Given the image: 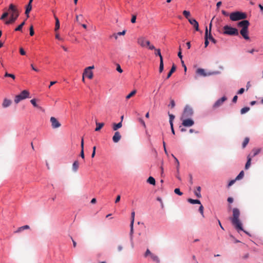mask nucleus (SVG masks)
<instances>
[{
	"label": "nucleus",
	"instance_id": "f257e3e1",
	"mask_svg": "<svg viewBox=\"0 0 263 263\" xmlns=\"http://www.w3.org/2000/svg\"><path fill=\"white\" fill-rule=\"evenodd\" d=\"M8 11L10 14V17L9 20L5 21V24L6 25H9L14 23L20 14L19 11L17 9L16 7L12 4H11L9 5Z\"/></svg>",
	"mask_w": 263,
	"mask_h": 263
},
{
	"label": "nucleus",
	"instance_id": "f03ea898",
	"mask_svg": "<svg viewBox=\"0 0 263 263\" xmlns=\"http://www.w3.org/2000/svg\"><path fill=\"white\" fill-rule=\"evenodd\" d=\"M240 214L239 209L234 208L233 209V217L231 218V222L236 229L245 232L243 229L242 223L239 218Z\"/></svg>",
	"mask_w": 263,
	"mask_h": 263
},
{
	"label": "nucleus",
	"instance_id": "7ed1b4c3",
	"mask_svg": "<svg viewBox=\"0 0 263 263\" xmlns=\"http://www.w3.org/2000/svg\"><path fill=\"white\" fill-rule=\"evenodd\" d=\"M230 18L232 21H237L241 20L246 19L247 15L246 13L236 11L230 13Z\"/></svg>",
	"mask_w": 263,
	"mask_h": 263
},
{
	"label": "nucleus",
	"instance_id": "20e7f679",
	"mask_svg": "<svg viewBox=\"0 0 263 263\" xmlns=\"http://www.w3.org/2000/svg\"><path fill=\"white\" fill-rule=\"evenodd\" d=\"M223 34L230 35H238L239 34L238 31L235 28L231 27L228 25L223 27Z\"/></svg>",
	"mask_w": 263,
	"mask_h": 263
},
{
	"label": "nucleus",
	"instance_id": "39448f33",
	"mask_svg": "<svg viewBox=\"0 0 263 263\" xmlns=\"http://www.w3.org/2000/svg\"><path fill=\"white\" fill-rule=\"evenodd\" d=\"M29 94L30 93L28 90H24L20 94L16 96L14 99L15 103L17 104L21 100L29 98Z\"/></svg>",
	"mask_w": 263,
	"mask_h": 263
},
{
	"label": "nucleus",
	"instance_id": "423d86ee",
	"mask_svg": "<svg viewBox=\"0 0 263 263\" xmlns=\"http://www.w3.org/2000/svg\"><path fill=\"white\" fill-rule=\"evenodd\" d=\"M193 115V109L188 105H186L184 109L183 112L181 117V119L190 118Z\"/></svg>",
	"mask_w": 263,
	"mask_h": 263
},
{
	"label": "nucleus",
	"instance_id": "0eeeda50",
	"mask_svg": "<svg viewBox=\"0 0 263 263\" xmlns=\"http://www.w3.org/2000/svg\"><path fill=\"white\" fill-rule=\"evenodd\" d=\"M182 121V124L185 127H191L194 125V121L190 118L181 119Z\"/></svg>",
	"mask_w": 263,
	"mask_h": 263
},
{
	"label": "nucleus",
	"instance_id": "6e6552de",
	"mask_svg": "<svg viewBox=\"0 0 263 263\" xmlns=\"http://www.w3.org/2000/svg\"><path fill=\"white\" fill-rule=\"evenodd\" d=\"M137 42L138 44L142 47H145L147 46V45H149V41L146 40L143 37L138 38Z\"/></svg>",
	"mask_w": 263,
	"mask_h": 263
},
{
	"label": "nucleus",
	"instance_id": "1a4fd4ad",
	"mask_svg": "<svg viewBox=\"0 0 263 263\" xmlns=\"http://www.w3.org/2000/svg\"><path fill=\"white\" fill-rule=\"evenodd\" d=\"M50 122L51 123V126L53 128H57L61 126L60 123L58 121V120L53 117H52L50 118Z\"/></svg>",
	"mask_w": 263,
	"mask_h": 263
},
{
	"label": "nucleus",
	"instance_id": "9d476101",
	"mask_svg": "<svg viewBox=\"0 0 263 263\" xmlns=\"http://www.w3.org/2000/svg\"><path fill=\"white\" fill-rule=\"evenodd\" d=\"M250 25V23L248 20H243L241 22H239L237 26L238 27H241V29H248V27Z\"/></svg>",
	"mask_w": 263,
	"mask_h": 263
},
{
	"label": "nucleus",
	"instance_id": "9b49d317",
	"mask_svg": "<svg viewBox=\"0 0 263 263\" xmlns=\"http://www.w3.org/2000/svg\"><path fill=\"white\" fill-rule=\"evenodd\" d=\"M227 100V98L226 97H223L221 99H218L213 105V108L216 109L219 106H220L223 103Z\"/></svg>",
	"mask_w": 263,
	"mask_h": 263
},
{
	"label": "nucleus",
	"instance_id": "f8f14e48",
	"mask_svg": "<svg viewBox=\"0 0 263 263\" xmlns=\"http://www.w3.org/2000/svg\"><path fill=\"white\" fill-rule=\"evenodd\" d=\"M135 213L134 211L132 212L131 213V222H130V235L131 239H132L133 234L134 233V229H133V226L134 223V219H135Z\"/></svg>",
	"mask_w": 263,
	"mask_h": 263
},
{
	"label": "nucleus",
	"instance_id": "ddd939ff",
	"mask_svg": "<svg viewBox=\"0 0 263 263\" xmlns=\"http://www.w3.org/2000/svg\"><path fill=\"white\" fill-rule=\"evenodd\" d=\"M189 22L193 26L196 31H199V24L196 20L194 18H189Z\"/></svg>",
	"mask_w": 263,
	"mask_h": 263
},
{
	"label": "nucleus",
	"instance_id": "4468645a",
	"mask_svg": "<svg viewBox=\"0 0 263 263\" xmlns=\"http://www.w3.org/2000/svg\"><path fill=\"white\" fill-rule=\"evenodd\" d=\"M121 138V135L119 132H116L112 137V140L115 143L118 142Z\"/></svg>",
	"mask_w": 263,
	"mask_h": 263
},
{
	"label": "nucleus",
	"instance_id": "2eb2a0df",
	"mask_svg": "<svg viewBox=\"0 0 263 263\" xmlns=\"http://www.w3.org/2000/svg\"><path fill=\"white\" fill-rule=\"evenodd\" d=\"M240 34L246 40H249V36L248 35V29H241L240 31Z\"/></svg>",
	"mask_w": 263,
	"mask_h": 263
},
{
	"label": "nucleus",
	"instance_id": "dca6fc26",
	"mask_svg": "<svg viewBox=\"0 0 263 263\" xmlns=\"http://www.w3.org/2000/svg\"><path fill=\"white\" fill-rule=\"evenodd\" d=\"M32 2H29L26 7L25 14L26 15L27 18H28L29 17V13L32 9Z\"/></svg>",
	"mask_w": 263,
	"mask_h": 263
},
{
	"label": "nucleus",
	"instance_id": "f3484780",
	"mask_svg": "<svg viewBox=\"0 0 263 263\" xmlns=\"http://www.w3.org/2000/svg\"><path fill=\"white\" fill-rule=\"evenodd\" d=\"M83 75H85L88 79H91L93 78V72L91 70L85 69Z\"/></svg>",
	"mask_w": 263,
	"mask_h": 263
},
{
	"label": "nucleus",
	"instance_id": "a211bd4d",
	"mask_svg": "<svg viewBox=\"0 0 263 263\" xmlns=\"http://www.w3.org/2000/svg\"><path fill=\"white\" fill-rule=\"evenodd\" d=\"M251 160H252L251 156V155L250 154L247 156V161L245 165V169L246 170H248L250 167V166L251 165Z\"/></svg>",
	"mask_w": 263,
	"mask_h": 263
},
{
	"label": "nucleus",
	"instance_id": "6ab92c4d",
	"mask_svg": "<svg viewBox=\"0 0 263 263\" xmlns=\"http://www.w3.org/2000/svg\"><path fill=\"white\" fill-rule=\"evenodd\" d=\"M196 72L197 74H198L200 76L205 77L208 74L205 73V71L204 69L202 68H198L196 70Z\"/></svg>",
	"mask_w": 263,
	"mask_h": 263
},
{
	"label": "nucleus",
	"instance_id": "aec40b11",
	"mask_svg": "<svg viewBox=\"0 0 263 263\" xmlns=\"http://www.w3.org/2000/svg\"><path fill=\"white\" fill-rule=\"evenodd\" d=\"M204 38H205V42H204L205 47H206L209 43V42L208 41V39H208V30L207 27H206V28H205Z\"/></svg>",
	"mask_w": 263,
	"mask_h": 263
},
{
	"label": "nucleus",
	"instance_id": "412c9836",
	"mask_svg": "<svg viewBox=\"0 0 263 263\" xmlns=\"http://www.w3.org/2000/svg\"><path fill=\"white\" fill-rule=\"evenodd\" d=\"M11 104V101L10 100H8L7 99H5L4 100L3 103V107L4 108L7 107L9 106Z\"/></svg>",
	"mask_w": 263,
	"mask_h": 263
},
{
	"label": "nucleus",
	"instance_id": "4be33fe9",
	"mask_svg": "<svg viewBox=\"0 0 263 263\" xmlns=\"http://www.w3.org/2000/svg\"><path fill=\"white\" fill-rule=\"evenodd\" d=\"M79 166V163L78 161L76 160L72 164V168L73 171L74 172H76L78 170Z\"/></svg>",
	"mask_w": 263,
	"mask_h": 263
},
{
	"label": "nucleus",
	"instance_id": "5701e85b",
	"mask_svg": "<svg viewBox=\"0 0 263 263\" xmlns=\"http://www.w3.org/2000/svg\"><path fill=\"white\" fill-rule=\"evenodd\" d=\"M176 69V67L174 64H173L170 71H169V72L167 74L166 79L170 78L171 77V76H172V74H173V73H174Z\"/></svg>",
	"mask_w": 263,
	"mask_h": 263
},
{
	"label": "nucleus",
	"instance_id": "b1692460",
	"mask_svg": "<svg viewBox=\"0 0 263 263\" xmlns=\"http://www.w3.org/2000/svg\"><path fill=\"white\" fill-rule=\"evenodd\" d=\"M54 17L55 20L54 31H57L60 28V21H59V20L58 19V18L55 15H54Z\"/></svg>",
	"mask_w": 263,
	"mask_h": 263
},
{
	"label": "nucleus",
	"instance_id": "393cba45",
	"mask_svg": "<svg viewBox=\"0 0 263 263\" xmlns=\"http://www.w3.org/2000/svg\"><path fill=\"white\" fill-rule=\"evenodd\" d=\"M261 152V148H253L252 151V155L251 158L257 155Z\"/></svg>",
	"mask_w": 263,
	"mask_h": 263
},
{
	"label": "nucleus",
	"instance_id": "a878e982",
	"mask_svg": "<svg viewBox=\"0 0 263 263\" xmlns=\"http://www.w3.org/2000/svg\"><path fill=\"white\" fill-rule=\"evenodd\" d=\"M4 10H5V12L2 14L1 16L0 20H5V19L8 16L9 14V12L8 11V9H7L6 8L4 9Z\"/></svg>",
	"mask_w": 263,
	"mask_h": 263
},
{
	"label": "nucleus",
	"instance_id": "bb28decb",
	"mask_svg": "<svg viewBox=\"0 0 263 263\" xmlns=\"http://www.w3.org/2000/svg\"><path fill=\"white\" fill-rule=\"evenodd\" d=\"M122 121H121L120 122H119L117 124L114 123L113 127H112L113 130L116 131L118 129L121 128L122 127Z\"/></svg>",
	"mask_w": 263,
	"mask_h": 263
},
{
	"label": "nucleus",
	"instance_id": "cd10ccee",
	"mask_svg": "<svg viewBox=\"0 0 263 263\" xmlns=\"http://www.w3.org/2000/svg\"><path fill=\"white\" fill-rule=\"evenodd\" d=\"M200 192H201L200 186L197 187L196 190L195 191V192H194V194L198 198L201 197V195L200 194Z\"/></svg>",
	"mask_w": 263,
	"mask_h": 263
},
{
	"label": "nucleus",
	"instance_id": "c85d7f7f",
	"mask_svg": "<svg viewBox=\"0 0 263 263\" xmlns=\"http://www.w3.org/2000/svg\"><path fill=\"white\" fill-rule=\"evenodd\" d=\"M187 201L189 202H190V203H192V204H201V202H200V200H197V199H191V198H189L187 199Z\"/></svg>",
	"mask_w": 263,
	"mask_h": 263
},
{
	"label": "nucleus",
	"instance_id": "c756f323",
	"mask_svg": "<svg viewBox=\"0 0 263 263\" xmlns=\"http://www.w3.org/2000/svg\"><path fill=\"white\" fill-rule=\"evenodd\" d=\"M151 257L152 259L154 261L156 262V263H159L160 262V259H159V258L158 256H157V255H155L154 254H152L151 255Z\"/></svg>",
	"mask_w": 263,
	"mask_h": 263
},
{
	"label": "nucleus",
	"instance_id": "7c9ffc66",
	"mask_svg": "<svg viewBox=\"0 0 263 263\" xmlns=\"http://www.w3.org/2000/svg\"><path fill=\"white\" fill-rule=\"evenodd\" d=\"M96 125L97 127L95 129V131L98 132L99 131L104 125V124L103 123H99L96 122Z\"/></svg>",
	"mask_w": 263,
	"mask_h": 263
},
{
	"label": "nucleus",
	"instance_id": "2f4dec72",
	"mask_svg": "<svg viewBox=\"0 0 263 263\" xmlns=\"http://www.w3.org/2000/svg\"><path fill=\"white\" fill-rule=\"evenodd\" d=\"M30 228L29 226L28 225H25L22 227H21L18 228V229L15 231V233H19L22 231H23L25 229H29Z\"/></svg>",
	"mask_w": 263,
	"mask_h": 263
},
{
	"label": "nucleus",
	"instance_id": "473e14b6",
	"mask_svg": "<svg viewBox=\"0 0 263 263\" xmlns=\"http://www.w3.org/2000/svg\"><path fill=\"white\" fill-rule=\"evenodd\" d=\"M25 21H24V22H23L19 26H18L15 29V31H22V28L25 25Z\"/></svg>",
	"mask_w": 263,
	"mask_h": 263
},
{
	"label": "nucleus",
	"instance_id": "72a5a7b5",
	"mask_svg": "<svg viewBox=\"0 0 263 263\" xmlns=\"http://www.w3.org/2000/svg\"><path fill=\"white\" fill-rule=\"evenodd\" d=\"M147 181L148 183L152 185H155L156 183L155 179L153 177H149Z\"/></svg>",
	"mask_w": 263,
	"mask_h": 263
},
{
	"label": "nucleus",
	"instance_id": "f704fd0d",
	"mask_svg": "<svg viewBox=\"0 0 263 263\" xmlns=\"http://www.w3.org/2000/svg\"><path fill=\"white\" fill-rule=\"evenodd\" d=\"M164 68L163 61V59H161V60H160V66H159V72L161 73L163 71Z\"/></svg>",
	"mask_w": 263,
	"mask_h": 263
},
{
	"label": "nucleus",
	"instance_id": "c9c22d12",
	"mask_svg": "<svg viewBox=\"0 0 263 263\" xmlns=\"http://www.w3.org/2000/svg\"><path fill=\"white\" fill-rule=\"evenodd\" d=\"M136 90H133L130 93H129L128 95L126 96V99H129L133 96H134L136 93Z\"/></svg>",
	"mask_w": 263,
	"mask_h": 263
},
{
	"label": "nucleus",
	"instance_id": "e433bc0d",
	"mask_svg": "<svg viewBox=\"0 0 263 263\" xmlns=\"http://www.w3.org/2000/svg\"><path fill=\"white\" fill-rule=\"evenodd\" d=\"M81 18H83V15H76V22L79 23V24H81V22H82V19Z\"/></svg>",
	"mask_w": 263,
	"mask_h": 263
},
{
	"label": "nucleus",
	"instance_id": "4c0bfd02",
	"mask_svg": "<svg viewBox=\"0 0 263 263\" xmlns=\"http://www.w3.org/2000/svg\"><path fill=\"white\" fill-rule=\"evenodd\" d=\"M244 176V172L243 171H241L238 175L236 177L235 180H240L242 179Z\"/></svg>",
	"mask_w": 263,
	"mask_h": 263
},
{
	"label": "nucleus",
	"instance_id": "58836bf2",
	"mask_svg": "<svg viewBox=\"0 0 263 263\" xmlns=\"http://www.w3.org/2000/svg\"><path fill=\"white\" fill-rule=\"evenodd\" d=\"M249 142V138L248 137L245 138L243 143H242V147L245 148L247 145L248 144Z\"/></svg>",
	"mask_w": 263,
	"mask_h": 263
},
{
	"label": "nucleus",
	"instance_id": "ea45409f",
	"mask_svg": "<svg viewBox=\"0 0 263 263\" xmlns=\"http://www.w3.org/2000/svg\"><path fill=\"white\" fill-rule=\"evenodd\" d=\"M249 110H250V108L248 107H243L240 110V113L241 114H244L246 113L247 112H248Z\"/></svg>",
	"mask_w": 263,
	"mask_h": 263
},
{
	"label": "nucleus",
	"instance_id": "a19ab883",
	"mask_svg": "<svg viewBox=\"0 0 263 263\" xmlns=\"http://www.w3.org/2000/svg\"><path fill=\"white\" fill-rule=\"evenodd\" d=\"M208 39L210 40H211L214 44H215L216 43V40L213 38V37L212 36L211 32H209V33H208Z\"/></svg>",
	"mask_w": 263,
	"mask_h": 263
},
{
	"label": "nucleus",
	"instance_id": "79ce46f5",
	"mask_svg": "<svg viewBox=\"0 0 263 263\" xmlns=\"http://www.w3.org/2000/svg\"><path fill=\"white\" fill-rule=\"evenodd\" d=\"M183 14L186 18L189 19V17L190 16V12L189 11L184 10L183 11Z\"/></svg>",
	"mask_w": 263,
	"mask_h": 263
},
{
	"label": "nucleus",
	"instance_id": "37998d69",
	"mask_svg": "<svg viewBox=\"0 0 263 263\" xmlns=\"http://www.w3.org/2000/svg\"><path fill=\"white\" fill-rule=\"evenodd\" d=\"M155 54L156 55H159L160 57V60H161V59H163L162 56L161 55L160 50L159 49H155Z\"/></svg>",
	"mask_w": 263,
	"mask_h": 263
},
{
	"label": "nucleus",
	"instance_id": "c03bdc74",
	"mask_svg": "<svg viewBox=\"0 0 263 263\" xmlns=\"http://www.w3.org/2000/svg\"><path fill=\"white\" fill-rule=\"evenodd\" d=\"M174 192L175 194L179 196H181L183 194V193L180 191V189L178 188L175 189L174 190Z\"/></svg>",
	"mask_w": 263,
	"mask_h": 263
},
{
	"label": "nucleus",
	"instance_id": "a18cd8bd",
	"mask_svg": "<svg viewBox=\"0 0 263 263\" xmlns=\"http://www.w3.org/2000/svg\"><path fill=\"white\" fill-rule=\"evenodd\" d=\"M5 77H10V78H12L13 79H15V77L14 74L8 73L7 72L5 73Z\"/></svg>",
	"mask_w": 263,
	"mask_h": 263
},
{
	"label": "nucleus",
	"instance_id": "49530a36",
	"mask_svg": "<svg viewBox=\"0 0 263 263\" xmlns=\"http://www.w3.org/2000/svg\"><path fill=\"white\" fill-rule=\"evenodd\" d=\"M203 209H204V208H203V205H201V204L200 206H199V211L201 213L202 217H204Z\"/></svg>",
	"mask_w": 263,
	"mask_h": 263
},
{
	"label": "nucleus",
	"instance_id": "de8ad7c7",
	"mask_svg": "<svg viewBox=\"0 0 263 263\" xmlns=\"http://www.w3.org/2000/svg\"><path fill=\"white\" fill-rule=\"evenodd\" d=\"M172 156L174 157V158L175 160L176 163H177V171H179V161L173 155H172Z\"/></svg>",
	"mask_w": 263,
	"mask_h": 263
},
{
	"label": "nucleus",
	"instance_id": "09e8293b",
	"mask_svg": "<svg viewBox=\"0 0 263 263\" xmlns=\"http://www.w3.org/2000/svg\"><path fill=\"white\" fill-rule=\"evenodd\" d=\"M31 103L33 105L34 107H39L37 104L36 103V100L34 99H33L30 100Z\"/></svg>",
	"mask_w": 263,
	"mask_h": 263
},
{
	"label": "nucleus",
	"instance_id": "8fccbe9b",
	"mask_svg": "<svg viewBox=\"0 0 263 263\" xmlns=\"http://www.w3.org/2000/svg\"><path fill=\"white\" fill-rule=\"evenodd\" d=\"M169 116V122H173V120L175 118V116L172 114H168Z\"/></svg>",
	"mask_w": 263,
	"mask_h": 263
},
{
	"label": "nucleus",
	"instance_id": "3c124183",
	"mask_svg": "<svg viewBox=\"0 0 263 263\" xmlns=\"http://www.w3.org/2000/svg\"><path fill=\"white\" fill-rule=\"evenodd\" d=\"M29 30H30V35L31 36H33L34 34L33 26H30V27L29 28Z\"/></svg>",
	"mask_w": 263,
	"mask_h": 263
},
{
	"label": "nucleus",
	"instance_id": "603ef678",
	"mask_svg": "<svg viewBox=\"0 0 263 263\" xmlns=\"http://www.w3.org/2000/svg\"><path fill=\"white\" fill-rule=\"evenodd\" d=\"M116 70L120 73H122L123 72L122 69L121 68V66L119 64L117 65V68Z\"/></svg>",
	"mask_w": 263,
	"mask_h": 263
},
{
	"label": "nucleus",
	"instance_id": "864d4df0",
	"mask_svg": "<svg viewBox=\"0 0 263 263\" xmlns=\"http://www.w3.org/2000/svg\"><path fill=\"white\" fill-rule=\"evenodd\" d=\"M20 53L22 55H24L26 54V52L25 51L24 49L22 47L20 48Z\"/></svg>",
	"mask_w": 263,
	"mask_h": 263
},
{
	"label": "nucleus",
	"instance_id": "5fc2aeb1",
	"mask_svg": "<svg viewBox=\"0 0 263 263\" xmlns=\"http://www.w3.org/2000/svg\"><path fill=\"white\" fill-rule=\"evenodd\" d=\"M153 254V253H152L151 252V251H149V249H147V250H146V252H145V254H144V256H145V257H147L148 255H150V256H151V254Z\"/></svg>",
	"mask_w": 263,
	"mask_h": 263
},
{
	"label": "nucleus",
	"instance_id": "6e6d98bb",
	"mask_svg": "<svg viewBox=\"0 0 263 263\" xmlns=\"http://www.w3.org/2000/svg\"><path fill=\"white\" fill-rule=\"evenodd\" d=\"M136 21V16L135 15H133L132 16V19H131V22L132 23H135Z\"/></svg>",
	"mask_w": 263,
	"mask_h": 263
},
{
	"label": "nucleus",
	"instance_id": "4d7b16f0",
	"mask_svg": "<svg viewBox=\"0 0 263 263\" xmlns=\"http://www.w3.org/2000/svg\"><path fill=\"white\" fill-rule=\"evenodd\" d=\"M170 106H171V108H174L175 106V103L174 100H171L170 102Z\"/></svg>",
	"mask_w": 263,
	"mask_h": 263
},
{
	"label": "nucleus",
	"instance_id": "13d9d810",
	"mask_svg": "<svg viewBox=\"0 0 263 263\" xmlns=\"http://www.w3.org/2000/svg\"><path fill=\"white\" fill-rule=\"evenodd\" d=\"M80 156L82 158L84 159V148H81Z\"/></svg>",
	"mask_w": 263,
	"mask_h": 263
},
{
	"label": "nucleus",
	"instance_id": "bf43d9fd",
	"mask_svg": "<svg viewBox=\"0 0 263 263\" xmlns=\"http://www.w3.org/2000/svg\"><path fill=\"white\" fill-rule=\"evenodd\" d=\"M147 47H148L150 50H155V49H156L155 46L153 45H151L150 43H149V45H147Z\"/></svg>",
	"mask_w": 263,
	"mask_h": 263
},
{
	"label": "nucleus",
	"instance_id": "052dcab7",
	"mask_svg": "<svg viewBox=\"0 0 263 263\" xmlns=\"http://www.w3.org/2000/svg\"><path fill=\"white\" fill-rule=\"evenodd\" d=\"M55 38L59 40H60V41H63V39L61 38L60 36V35L59 33H57L55 34Z\"/></svg>",
	"mask_w": 263,
	"mask_h": 263
},
{
	"label": "nucleus",
	"instance_id": "680f3d73",
	"mask_svg": "<svg viewBox=\"0 0 263 263\" xmlns=\"http://www.w3.org/2000/svg\"><path fill=\"white\" fill-rule=\"evenodd\" d=\"M244 91H245L244 88H240V89L238 90V91L237 93H238V94H239V95L242 94V93H243Z\"/></svg>",
	"mask_w": 263,
	"mask_h": 263
},
{
	"label": "nucleus",
	"instance_id": "e2e57ef3",
	"mask_svg": "<svg viewBox=\"0 0 263 263\" xmlns=\"http://www.w3.org/2000/svg\"><path fill=\"white\" fill-rule=\"evenodd\" d=\"M139 121L141 123V124L144 127H146V125H145V123L144 122V121H143V119H139Z\"/></svg>",
	"mask_w": 263,
	"mask_h": 263
},
{
	"label": "nucleus",
	"instance_id": "0e129e2a",
	"mask_svg": "<svg viewBox=\"0 0 263 263\" xmlns=\"http://www.w3.org/2000/svg\"><path fill=\"white\" fill-rule=\"evenodd\" d=\"M120 198H121V197L120 195H118L116 197V200H115V203H118L120 201Z\"/></svg>",
	"mask_w": 263,
	"mask_h": 263
},
{
	"label": "nucleus",
	"instance_id": "69168bd1",
	"mask_svg": "<svg viewBox=\"0 0 263 263\" xmlns=\"http://www.w3.org/2000/svg\"><path fill=\"white\" fill-rule=\"evenodd\" d=\"M81 148H84V139H83V137H82V139H81Z\"/></svg>",
	"mask_w": 263,
	"mask_h": 263
},
{
	"label": "nucleus",
	"instance_id": "338daca9",
	"mask_svg": "<svg viewBox=\"0 0 263 263\" xmlns=\"http://www.w3.org/2000/svg\"><path fill=\"white\" fill-rule=\"evenodd\" d=\"M249 257V254L248 253H246V254H245L242 257V258L244 259H247L248 257Z\"/></svg>",
	"mask_w": 263,
	"mask_h": 263
},
{
	"label": "nucleus",
	"instance_id": "774afa93",
	"mask_svg": "<svg viewBox=\"0 0 263 263\" xmlns=\"http://www.w3.org/2000/svg\"><path fill=\"white\" fill-rule=\"evenodd\" d=\"M237 98H238L237 96H235L233 97V100H232L233 102H234V103H236V102H237Z\"/></svg>",
	"mask_w": 263,
	"mask_h": 263
}]
</instances>
